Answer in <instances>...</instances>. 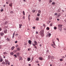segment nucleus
<instances>
[{
  "label": "nucleus",
  "instance_id": "f257e3e1",
  "mask_svg": "<svg viewBox=\"0 0 66 66\" xmlns=\"http://www.w3.org/2000/svg\"><path fill=\"white\" fill-rule=\"evenodd\" d=\"M63 25L60 24L58 25V29L59 30H60V31H62V26Z\"/></svg>",
  "mask_w": 66,
  "mask_h": 66
},
{
  "label": "nucleus",
  "instance_id": "f03ea898",
  "mask_svg": "<svg viewBox=\"0 0 66 66\" xmlns=\"http://www.w3.org/2000/svg\"><path fill=\"white\" fill-rule=\"evenodd\" d=\"M44 30H42L40 32V35L42 36V37H43V36H44Z\"/></svg>",
  "mask_w": 66,
  "mask_h": 66
},
{
  "label": "nucleus",
  "instance_id": "7ed1b4c3",
  "mask_svg": "<svg viewBox=\"0 0 66 66\" xmlns=\"http://www.w3.org/2000/svg\"><path fill=\"white\" fill-rule=\"evenodd\" d=\"M53 44H51V46L52 47H53L54 48H55V47L54 46H56V45L55 44V42H53ZM54 45V46H53Z\"/></svg>",
  "mask_w": 66,
  "mask_h": 66
},
{
  "label": "nucleus",
  "instance_id": "20e7f679",
  "mask_svg": "<svg viewBox=\"0 0 66 66\" xmlns=\"http://www.w3.org/2000/svg\"><path fill=\"white\" fill-rule=\"evenodd\" d=\"M51 35V34H50V33H49L48 35H47L46 37H50Z\"/></svg>",
  "mask_w": 66,
  "mask_h": 66
},
{
  "label": "nucleus",
  "instance_id": "39448f33",
  "mask_svg": "<svg viewBox=\"0 0 66 66\" xmlns=\"http://www.w3.org/2000/svg\"><path fill=\"white\" fill-rule=\"evenodd\" d=\"M6 65H7V64H8V65H10V62H9V61L6 60Z\"/></svg>",
  "mask_w": 66,
  "mask_h": 66
},
{
  "label": "nucleus",
  "instance_id": "423d86ee",
  "mask_svg": "<svg viewBox=\"0 0 66 66\" xmlns=\"http://www.w3.org/2000/svg\"><path fill=\"white\" fill-rule=\"evenodd\" d=\"M34 43L35 45H36V46H37L38 45V43H37L36 41H34Z\"/></svg>",
  "mask_w": 66,
  "mask_h": 66
},
{
  "label": "nucleus",
  "instance_id": "0eeeda50",
  "mask_svg": "<svg viewBox=\"0 0 66 66\" xmlns=\"http://www.w3.org/2000/svg\"><path fill=\"white\" fill-rule=\"evenodd\" d=\"M28 43L30 45H32V41L31 40H28Z\"/></svg>",
  "mask_w": 66,
  "mask_h": 66
},
{
  "label": "nucleus",
  "instance_id": "6e6552de",
  "mask_svg": "<svg viewBox=\"0 0 66 66\" xmlns=\"http://www.w3.org/2000/svg\"><path fill=\"white\" fill-rule=\"evenodd\" d=\"M39 59L41 61H43V58L42 57H39Z\"/></svg>",
  "mask_w": 66,
  "mask_h": 66
},
{
  "label": "nucleus",
  "instance_id": "1a4fd4ad",
  "mask_svg": "<svg viewBox=\"0 0 66 66\" xmlns=\"http://www.w3.org/2000/svg\"><path fill=\"white\" fill-rule=\"evenodd\" d=\"M4 32L5 34H6V33H7V30L5 29L4 31Z\"/></svg>",
  "mask_w": 66,
  "mask_h": 66
},
{
  "label": "nucleus",
  "instance_id": "9d476101",
  "mask_svg": "<svg viewBox=\"0 0 66 66\" xmlns=\"http://www.w3.org/2000/svg\"><path fill=\"white\" fill-rule=\"evenodd\" d=\"M6 40H7V42H9L10 39H9V38H7V39H6Z\"/></svg>",
  "mask_w": 66,
  "mask_h": 66
},
{
  "label": "nucleus",
  "instance_id": "9b49d317",
  "mask_svg": "<svg viewBox=\"0 0 66 66\" xmlns=\"http://www.w3.org/2000/svg\"><path fill=\"white\" fill-rule=\"evenodd\" d=\"M12 5H13V3H10L9 4V5L10 6H11V7H12V6H13Z\"/></svg>",
  "mask_w": 66,
  "mask_h": 66
},
{
  "label": "nucleus",
  "instance_id": "f8f14e48",
  "mask_svg": "<svg viewBox=\"0 0 66 66\" xmlns=\"http://www.w3.org/2000/svg\"><path fill=\"white\" fill-rule=\"evenodd\" d=\"M19 60L20 61V60H22H22H23V59H22V58L20 56L19 57Z\"/></svg>",
  "mask_w": 66,
  "mask_h": 66
},
{
  "label": "nucleus",
  "instance_id": "ddd939ff",
  "mask_svg": "<svg viewBox=\"0 0 66 66\" xmlns=\"http://www.w3.org/2000/svg\"><path fill=\"white\" fill-rule=\"evenodd\" d=\"M38 12L39 13V14H41V13H42V11L40 10H39L38 11Z\"/></svg>",
  "mask_w": 66,
  "mask_h": 66
},
{
  "label": "nucleus",
  "instance_id": "4468645a",
  "mask_svg": "<svg viewBox=\"0 0 66 66\" xmlns=\"http://www.w3.org/2000/svg\"><path fill=\"white\" fill-rule=\"evenodd\" d=\"M60 14L59 13L58 14L57 17H56V18H58V17H59V16H60Z\"/></svg>",
  "mask_w": 66,
  "mask_h": 66
},
{
  "label": "nucleus",
  "instance_id": "2eb2a0df",
  "mask_svg": "<svg viewBox=\"0 0 66 66\" xmlns=\"http://www.w3.org/2000/svg\"><path fill=\"white\" fill-rule=\"evenodd\" d=\"M14 48H15V47H14V46H12L11 48V50H13L14 49Z\"/></svg>",
  "mask_w": 66,
  "mask_h": 66
},
{
  "label": "nucleus",
  "instance_id": "dca6fc26",
  "mask_svg": "<svg viewBox=\"0 0 66 66\" xmlns=\"http://www.w3.org/2000/svg\"><path fill=\"white\" fill-rule=\"evenodd\" d=\"M31 59L30 58H27V60L28 61H30Z\"/></svg>",
  "mask_w": 66,
  "mask_h": 66
},
{
  "label": "nucleus",
  "instance_id": "f3484780",
  "mask_svg": "<svg viewBox=\"0 0 66 66\" xmlns=\"http://www.w3.org/2000/svg\"><path fill=\"white\" fill-rule=\"evenodd\" d=\"M50 22H51V21H47V24H49V23H50Z\"/></svg>",
  "mask_w": 66,
  "mask_h": 66
},
{
  "label": "nucleus",
  "instance_id": "a211bd4d",
  "mask_svg": "<svg viewBox=\"0 0 66 66\" xmlns=\"http://www.w3.org/2000/svg\"><path fill=\"white\" fill-rule=\"evenodd\" d=\"M1 36H3L4 35V33H3L2 32L0 34Z\"/></svg>",
  "mask_w": 66,
  "mask_h": 66
},
{
  "label": "nucleus",
  "instance_id": "6ab92c4d",
  "mask_svg": "<svg viewBox=\"0 0 66 66\" xmlns=\"http://www.w3.org/2000/svg\"><path fill=\"white\" fill-rule=\"evenodd\" d=\"M22 26V24H19V28H21V26Z\"/></svg>",
  "mask_w": 66,
  "mask_h": 66
},
{
  "label": "nucleus",
  "instance_id": "aec40b11",
  "mask_svg": "<svg viewBox=\"0 0 66 66\" xmlns=\"http://www.w3.org/2000/svg\"><path fill=\"white\" fill-rule=\"evenodd\" d=\"M10 54L11 55H13L14 54V53L13 52H11L10 53Z\"/></svg>",
  "mask_w": 66,
  "mask_h": 66
},
{
  "label": "nucleus",
  "instance_id": "412c9836",
  "mask_svg": "<svg viewBox=\"0 0 66 66\" xmlns=\"http://www.w3.org/2000/svg\"><path fill=\"white\" fill-rule=\"evenodd\" d=\"M0 61L1 62H2V61H3V59H2V58H1L0 59Z\"/></svg>",
  "mask_w": 66,
  "mask_h": 66
},
{
  "label": "nucleus",
  "instance_id": "4be33fe9",
  "mask_svg": "<svg viewBox=\"0 0 66 66\" xmlns=\"http://www.w3.org/2000/svg\"><path fill=\"white\" fill-rule=\"evenodd\" d=\"M49 19L50 20H51L52 19V18L51 16H50L49 18Z\"/></svg>",
  "mask_w": 66,
  "mask_h": 66
},
{
  "label": "nucleus",
  "instance_id": "5701e85b",
  "mask_svg": "<svg viewBox=\"0 0 66 66\" xmlns=\"http://www.w3.org/2000/svg\"><path fill=\"white\" fill-rule=\"evenodd\" d=\"M60 61H63V59H60Z\"/></svg>",
  "mask_w": 66,
  "mask_h": 66
},
{
  "label": "nucleus",
  "instance_id": "b1692460",
  "mask_svg": "<svg viewBox=\"0 0 66 66\" xmlns=\"http://www.w3.org/2000/svg\"><path fill=\"white\" fill-rule=\"evenodd\" d=\"M7 53L6 52H4L3 53V54H4V55H5V54H7Z\"/></svg>",
  "mask_w": 66,
  "mask_h": 66
},
{
  "label": "nucleus",
  "instance_id": "393cba45",
  "mask_svg": "<svg viewBox=\"0 0 66 66\" xmlns=\"http://www.w3.org/2000/svg\"><path fill=\"white\" fill-rule=\"evenodd\" d=\"M36 20H39V18L37 17L36 18Z\"/></svg>",
  "mask_w": 66,
  "mask_h": 66
},
{
  "label": "nucleus",
  "instance_id": "a878e982",
  "mask_svg": "<svg viewBox=\"0 0 66 66\" xmlns=\"http://www.w3.org/2000/svg\"><path fill=\"white\" fill-rule=\"evenodd\" d=\"M49 29H50L49 27H48L46 28V29L47 30H49Z\"/></svg>",
  "mask_w": 66,
  "mask_h": 66
},
{
  "label": "nucleus",
  "instance_id": "bb28decb",
  "mask_svg": "<svg viewBox=\"0 0 66 66\" xmlns=\"http://www.w3.org/2000/svg\"><path fill=\"white\" fill-rule=\"evenodd\" d=\"M32 45L34 47L35 46H36V45H35V44H34V43H32Z\"/></svg>",
  "mask_w": 66,
  "mask_h": 66
},
{
  "label": "nucleus",
  "instance_id": "cd10ccee",
  "mask_svg": "<svg viewBox=\"0 0 66 66\" xmlns=\"http://www.w3.org/2000/svg\"><path fill=\"white\" fill-rule=\"evenodd\" d=\"M23 13L24 15H25V13L24 11H23Z\"/></svg>",
  "mask_w": 66,
  "mask_h": 66
},
{
  "label": "nucleus",
  "instance_id": "c85d7f7f",
  "mask_svg": "<svg viewBox=\"0 0 66 66\" xmlns=\"http://www.w3.org/2000/svg\"><path fill=\"white\" fill-rule=\"evenodd\" d=\"M17 49L18 51H20V49L19 48H18Z\"/></svg>",
  "mask_w": 66,
  "mask_h": 66
},
{
  "label": "nucleus",
  "instance_id": "c756f323",
  "mask_svg": "<svg viewBox=\"0 0 66 66\" xmlns=\"http://www.w3.org/2000/svg\"><path fill=\"white\" fill-rule=\"evenodd\" d=\"M7 23H8V22L7 21H6L5 22V24H7Z\"/></svg>",
  "mask_w": 66,
  "mask_h": 66
},
{
  "label": "nucleus",
  "instance_id": "7c9ffc66",
  "mask_svg": "<svg viewBox=\"0 0 66 66\" xmlns=\"http://www.w3.org/2000/svg\"><path fill=\"white\" fill-rule=\"evenodd\" d=\"M35 11H36V10H33L32 11V12H33V13H35Z\"/></svg>",
  "mask_w": 66,
  "mask_h": 66
},
{
  "label": "nucleus",
  "instance_id": "2f4dec72",
  "mask_svg": "<svg viewBox=\"0 0 66 66\" xmlns=\"http://www.w3.org/2000/svg\"><path fill=\"white\" fill-rule=\"evenodd\" d=\"M10 13L11 14H13V13H14V12L13 11H11Z\"/></svg>",
  "mask_w": 66,
  "mask_h": 66
},
{
  "label": "nucleus",
  "instance_id": "473e14b6",
  "mask_svg": "<svg viewBox=\"0 0 66 66\" xmlns=\"http://www.w3.org/2000/svg\"><path fill=\"white\" fill-rule=\"evenodd\" d=\"M33 47L34 48H36V49H37V46H33Z\"/></svg>",
  "mask_w": 66,
  "mask_h": 66
},
{
  "label": "nucleus",
  "instance_id": "72a5a7b5",
  "mask_svg": "<svg viewBox=\"0 0 66 66\" xmlns=\"http://www.w3.org/2000/svg\"><path fill=\"white\" fill-rule=\"evenodd\" d=\"M52 23H51L50 24V26H51V27H52Z\"/></svg>",
  "mask_w": 66,
  "mask_h": 66
},
{
  "label": "nucleus",
  "instance_id": "f704fd0d",
  "mask_svg": "<svg viewBox=\"0 0 66 66\" xmlns=\"http://www.w3.org/2000/svg\"><path fill=\"white\" fill-rule=\"evenodd\" d=\"M51 58L52 59H54V57H53V56H52Z\"/></svg>",
  "mask_w": 66,
  "mask_h": 66
},
{
  "label": "nucleus",
  "instance_id": "c9c22d12",
  "mask_svg": "<svg viewBox=\"0 0 66 66\" xmlns=\"http://www.w3.org/2000/svg\"><path fill=\"white\" fill-rule=\"evenodd\" d=\"M37 16H40V14L39 13H38L37 14Z\"/></svg>",
  "mask_w": 66,
  "mask_h": 66
},
{
  "label": "nucleus",
  "instance_id": "e433bc0d",
  "mask_svg": "<svg viewBox=\"0 0 66 66\" xmlns=\"http://www.w3.org/2000/svg\"><path fill=\"white\" fill-rule=\"evenodd\" d=\"M13 56H15V57L16 58L17 57V55H16V54H15L13 55Z\"/></svg>",
  "mask_w": 66,
  "mask_h": 66
},
{
  "label": "nucleus",
  "instance_id": "4c0bfd02",
  "mask_svg": "<svg viewBox=\"0 0 66 66\" xmlns=\"http://www.w3.org/2000/svg\"><path fill=\"white\" fill-rule=\"evenodd\" d=\"M52 2V1L51 0H50L49 3H51V2Z\"/></svg>",
  "mask_w": 66,
  "mask_h": 66
},
{
  "label": "nucleus",
  "instance_id": "58836bf2",
  "mask_svg": "<svg viewBox=\"0 0 66 66\" xmlns=\"http://www.w3.org/2000/svg\"><path fill=\"white\" fill-rule=\"evenodd\" d=\"M52 4L53 5H54V4H55V3L54 2H52Z\"/></svg>",
  "mask_w": 66,
  "mask_h": 66
},
{
  "label": "nucleus",
  "instance_id": "ea45409f",
  "mask_svg": "<svg viewBox=\"0 0 66 66\" xmlns=\"http://www.w3.org/2000/svg\"><path fill=\"white\" fill-rule=\"evenodd\" d=\"M31 48H29L28 49V51H30L31 50Z\"/></svg>",
  "mask_w": 66,
  "mask_h": 66
},
{
  "label": "nucleus",
  "instance_id": "a19ab883",
  "mask_svg": "<svg viewBox=\"0 0 66 66\" xmlns=\"http://www.w3.org/2000/svg\"><path fill=\"white\" fill-rule=\"evenodd\" d=\"M28 19L29 21H30V18H28Z\"/></svg>",
  "mask_w": 66,
  "mask_h": 66
},
{
  "label": "nucleus",
  "instance_id": "79ce46f5",
  "mask_svg": "<svg viewBox=\"0 0 66 66\" xmlns=\"http://www.w3.org/2000/svg\"><path fill=\"white\" fill-rule=\"evenodd\" d=\"M17 55H18V56H19V53H18L17 54Z\"/></svg>",
  "mask_w": 66,
  "mask_h": 66
},
{
  "label": "nucleus",
  "instance_id": "37998d69",
  "mask_svg": "<svg viewBox=\"0 0 66 66\" xmlns=\"http://www.w3.org/2000/svg\"><path fill=\"white\" fill-rule=\"evenodd\" d=\"M54 30H56V27H54Z\"/></svg>",
  "mask_w": 66,
  "mask_h": 66
},
{
  "label": "nucleus",
  "instance_id": "c03bdc74",
  "mask_svg": "<svg viewBox=\"0 0 66 66\" xmlns=\"http://www.w3.org/2000/svg\"><path fill=\"white\" fill-rule=\"evenodd\" d=\"M14 52H17V50H15L14 51Z\"/></svg>",
  "mask_w": 66,
  "mask_h": 66
},
{
  "label": "nucleus",
  "instance_id": "a18cd8bd",
  "mask_svg": "<svg viewBox=\"0 0 66 66\" xmlns=\"http://www.w3.org/2000/svg\"><path fill=\"white\" fill-rule=\"evenodd\" d=\"M36 28V27H32L33 29H35Z\"/></svg>",
  "mask_w": 66,
  "mask_h": 66
},
{
  "label": "nucleus",
  "instance_id": "49530a36",
  "mask_svg": "<svg viewBox=\"0 0 66 66\" xmlns=\"http://www.w3.org/2000/svg\"><path fill=\"white\" fill-rule=\"evenodd\" d=\"M31 16V15L29 14L28 16V18H30V17Z\"/></svg>",
  "mask_w": 66,
  "mask_h": 66
},
{
  "label": "nucleus",
  "instance_id": "de8ad7c7",
  "mask_svg": "<svg viewBox=\"0 0 66 66\" xmlns=\"http://www.w3.org/2000/svg\"><path fill=\"white\" fill-rule=\"evenodd\" d=\"M57 13H55L54 14L55 15H57Z\"/></svg>",
  "mask_w": 66,
  "mask_h": 66
},
{
  "label": "nucleus",
  "instance_id": "09e8293b",
  "mask_svg": "<svg viewBox=\"0 0 66 66\" xmlns=\"http://www.w3.org/2000/svg\"><path fill=\"white\" fill-rule=\"evenodd\" d=\"M12 38L13 39H14V35L13 36Z\"/></svg>",
  "mask_w": 66,
  "mask_h": 66
},
{
  "label": "nucleus",
  "instance_id": "8fccbe9b",
  "mask_svg": "<svg viewBox=\"0 0 66 66\" xmlns=\"http://www.w3.org/2000/svg\"><path fill=\"white\" fill-rule=\"evenodd\" d=\"M1 12H3V9H2L1 10Z\"/></svg>",
  "mask_w": 66,
  "mask_h": 66
},
{
  "label": "nucleus",
  "instance_id": "3c124183",
  "mask_svg": "<svg viewBox=\"0 0 66 66\" xmlns=\"http://www.w3.org/2000/svg\"><path fill=\"white\" fill-rule=\"evenodd\" d=\"M48 58H49V59H50V58H51V56L50 55L48 56Z\"/></svg>",
  "mask_w": 66,
  "mask_h": 66
},
{
  "label": "nucleus",
  "instance_id": "603ef678",
  "mask_svg": "<svg viewBox=\"0 0 66 66\" xmlns=\"http://www.w3.org/2000/svg\"><path fill=\"white\" fill-rule=\"evenodd\" d=\"M36 63H38V61H36Z\"/></svg>",
  "mask_w": 66,
  "mask_h": 66
},
{
  "label": "nucleus",
  "instance_id": "864d4df0",
  "mask_svg": "<svg viewBox=\"0 0 66 66\" xmlns=\"http://www.w3.org/2000/svg\"><path fill=\"white\" fill-rule=\"evenodd\" d=\"M43 26H44V27H46V26H45V24H43Z\"/></svg>",
  "mask_w": 66,
  "mask_h": 66
},
{
  "label": "nucleus",
  "instance_id": "5fc2aeb1",
  "mask_svg": "<svg viewBox=\"0 0 66 66\" xmlns=\"http://www.w3.org/2000/svg\"><path fill=\"white\" fill-rule=\"evenodd\" d=\"M2 48V46H0V49H1Z\"/></svg>",
  "mask_w": 66,
  "mask_h": 66
},
{
  "label": "nucleus",
  "instance_id": "6e6d98bb",
  "mask_svg": "<svg viewBox=\"0 0 66 66\" xmlns=\"http://www.w3.org/2000/svg\"><path fill=\"white\" fill-rule=\"evenodd\" d=\"M57 21H59V20H60V19H57Z\"/></svg>",
  "mask_w": 66,
  "mask_h": 66
},
{
  "label": "nucleus",
  "instance_id": "4d7b16f0",
  "mask_svg": "<svg viewBox=\"0 0 66 66\" xmlns=\"http://www.w3.org/2000/svg\"><path fill=\"white\" fill-rule=\"evenodd\" d=\"M33 59H34V58H33V57H32L31 59H32V61H33Z\"/></svg>",
  "mask_w": 66,
  "mask_h": 66
},
{
  "label": "nucleus",
  "instance_id": "13d9d810",
  "mask_svg": "<svg viewBox=\"0 0 66 66\" xmlns=\"http://www.w3.org/2000/svg\"><path fill=\"white\" fill-rule=\"evenodd\" d=\"M2 30V29H1V28H0V31H1Z\"/></svg>",
  "mask_w": 66,
  "mask_h": 66
},
{
  "label": "nucleus",
  "instance_id": "bf43d9fd",
  "mask_svg": "<svg viewBox=\"0 0 66 66\" xmlns=\"http://www.w3.org/2000/svg\"><path fill=\"white\" fill-rule=\"evenodd\" d=\"M62 58H65V57L64 56H62Z\"/></svg>",
  "mask_w": 66,
  "mask_h": 66
},
{
  "label": "nucleus",
  "instance_id": "052dcab7",
  "mask_svg": "<svg viewBox=\"0 0 66 66\" xmlns=\"http://www.w3.org/2000/svg\"><path fill=\"white\" fill-rule=\"evenodd\" d=\"M5 38H6L7 37V36H5Z\"/></svg>",
  "mask_w": 66,
  "mask_h": 66
},
{
  "label": "nucleus",
  "instance_id": "680f3d73",
  "mask_svg": "<svg viewBox=\"0 0 66 66\" xmlns=\"http://www.w3.org/2000/svg\"><path fill=\"white\" fill-rule=\"evenodd\" d=\"M18 45H16V47H18Z\"/></svg>",
  "mask_w": 66,
  "mask_h": 66
},
{
  "label": "nucleus",
  "instance_id": "e2e57ef3",
  "mask_svg": "<svg viewBox=\"0 0 66 66\" xmlns=\"http://www.w3.org/2000/svg\"><path fill=\"white\" fill-rule=\"evenodd\" d=\"M38 32H37V31H36V34H38Z\"/></svg>",
  "mask_w": 66,
  "mask_h": 66
},
{
  "label": "nucleus",
  "instance_id": "0e129e2a",
  "mask_svg": "<svg viewBox=\"0 0 66 66\" xmlns=\"http://www.w3.org/2000/svg\"><path fill=\"white\" fill-rule=\"evenodd\" d=\"M15 43H17V41H16L15 42Z\"/></svg>",
  "mask_w": 66,
  "mask_h": 66
},
{
  "label": "nucleus",
  "instance_id": "69168bd1",
  "mask_svg": "<svg viewBox=\"0 0 66 66\" xmlns=\"http://www.w3.org/2000/svg\"><path fill=\"white\" fill-rule=\"evenodd\" d=\"M15 35V32L13 34V35L14 36Z\"/></svg>",
  "mask_w": 66,
  "mask_h": 66
},
{
  "label": "nucleus",
  "instance_id": "338daca9",
  "mask_svg": "<svg viewBox=\"0 0 66 66\" xmlns=\"http://www.w3.org/2000/svg\"><path fill=\"white\" fill-rule=\"evenodd\" d=\"M23 19H25V18H24V16H23Z\"/></svg>",
  "mask_w": 66,
  "mask_h": 66
},
{
  "label": "nucleus",
  "instance_id": "774afa93",
  "mask_svg": "<svg viewBox=\"0 0 66 66\" xmlns=\"http://www.w3.org/2000/svg\"><path fill=\"white\" fill-rule=\"evenodd\" d=\"M64 21H65V22H66V19H65V20H64Z\"/></svg>",
  "mask_w": 66,
  "mask_h": 66
}]
</instances>
